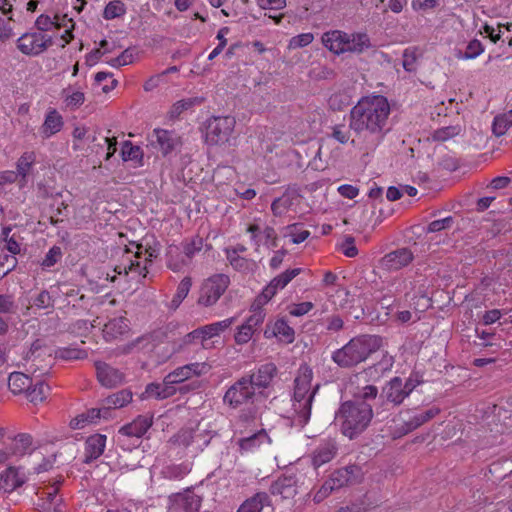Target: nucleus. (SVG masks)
Returning <instances> with one entry per match:
<instances>
[{"instance_id":"obj_50","label":"nucleus","mask_w":512,"mask_h":512,"mask_svg":"<svg viewBox=\"0 0 512 512\" xmlns=\"http://www.w3.org/2000/svg\"><path fill=\"white\" fill-rule=\"evenodd\" d=\"M134 56H135L134 50L128 48V49L124 50L119 56H117L115 58H111V59L107 60L106 62L112 67L119 68V67L126 66V65L133 63Z\"/></svg>"},{"instance_id":"obj_7","label":"nucleus","mask_w":512,"mask_h":512,"mask_svg":"<svg viewBox=\"0 0 512 512\" xmlns=\"http://www.w3.org/2000/svg\"><path fill=\"white\" fill-rule=\"evenodd\" d=\"M53 44L50 35L37 31H29L21 35L16 42L18 50L27 56H38Z\"/></svg>"},{"instance_id":"obj_39","label":"nucleus","mask_w":512,"mask_h":512,"mask_svg":"<svg viewBox=\"0 0 512 512\" xmlns=\"http://www.w3.org/2000/svg\"><path fill=\"white\" fill-rule=\"evenodd\" d=\"M269 436L264 430H260L257 433L245 437L239 440V446L242 451H252L261 444L268 442Z\"/></svg>"},{"instance_id":"obj_32","label":"nucleus","mask_w":512,"mask_h":512,"mask_svg":"<svg viewBox=\"0 0 512 512\" xmlns=\"http://www.w3.org/2000/svg\"><path fill=\"white\" fill-rule=\"evenodd\" d=\"M335 456V447L331 443H323L319 445L313 452L312 463L318 468L333 459Z\"/></svg>"},{"instance_id":"obj_45","label":"nucleus","mask_w":512,"mask_h":512,"mask_svg":"<svg viewBox=\"0 0 512 512\" xmlns=\"http://www.w3.org/2000/svg\"><path fill=\"white\" fill-rule=\"evenodd\" d=\"M300 272V268L286 270L280 275L274 277L269 283L278 292L279 290L284 289L292 279L300 274Z\"/></svg>"},{"instance_id":"obj_63","label":"nucleus","mask_w":512,"mask_h":512,"mask_svg":"<svg viewBox=\"0 0 512 512\" xmlns=\"http://www.w3.org/2000/svg\"><path fill=\"white\" fill-rule=\"evenodd\" d=\"M313 306L312 302H302L290 305L288 311L291 316L300 317L311 311Z\"/></svg>"},{"instance_id":"obj_11","label":"nucleus","mask_w":512,"mask_h":512,"mask_svg":"<svg viewBox=\"0 0 512 512\" xmlns=\"http://www.w3.org/2000/svg\"><path fill=\"white\" fill-rule=\"evenodd\" d=\"M257 392L248 382L246 377H242L233 386H231L224 395V402L233 407H237L249 401H253Z\"/></svg>"},{"instance_id":"obj_34","label":"nucleus","mask_w":512,"mask_h":512,"mask_svg":"<svg viewBox=\"0 0 512 512\" xmlns=\"http://www.w3.org/2000/svg\"><path fill=\"white\" fill-rule=\"evenodd\" d=\"M268 500L269 497L266 493H257L243 502L238 512H261L263 507L268 504Z\"/></svg>"},{"instance_id":"obj_43","label":"nucleus","mask_w":512,"mask_h":512,"mask_svg":"<svg viewBox=\"0 0 512 512\" xmlns=\"http://www.w3.org/2000/svg\"><path fill=\"white\" fill-rule=\"evenodd\" d=\"M189 264V261L184 256H181V252L178 247H170L168 251V267L174 272L180 271L183 267Z\"/></svg>"},{"instance_id":"obj_16","label":"nucleus","mask_w":512,"mask_h":512,"mask_svg":"<svg viewBox=\"0 0 512 512\" xmlns=\"http://www.w3.org/2000/svg\"><path fill=\"white\" fill-rule=\"evenodd\" d=\"M95 368L97 379L104 387L113 388L124 381V374L107 363L96 362Z\"/></svg>"},{"instance_id":"obj_6","label":"nucleus","mask_w":512,"mask_h":512,"mask_svg":"<svg viewBox=\"0 0 512 512\" xmlns=\"http://www.w3.org/2000/svg\"><path fill=\"white\" fill-rule=\"evenodd\" d=\"M235 321L236 317H229L224 320L203 325L188 333L185 336L184 341L186 343L199 341L203 348H209L208 341L219 337L222 333L228 330Z\"/></svg>"},{"instance_id":"obj_35","label":"nucleus","mask_w":512,"mask_h":512,"mask_svg":"<svg viewBox=\"0 0 512 512\" xmlns=\"http://www.w3.org/2000/svg\"><path fill=\"white\" fill-rule=\"evenodd\" d=\"M32 379L20 372H13L8 379V386L14 394L26 392L32 384Z\"/></svg>"},{"instance_id":"obj_33","label":"nucleus","mask_w":512,"mask_h":512,"mask_svg":"<svg viewBox=\"0 0 512 512\" xmlns=\"http://www.w3.org/2000/svg\"><path fill=\"white\" fill-rule=\"evenodd\" d=\"M101 417L100 409H89L81 414H78L70 421L72 429H83L87 425L95 423Z\"/></svg>"},{"instance_id":"obj_40","label":"nucleus","mask_w":512,"mask_h":512,"mask_svg":"<svg viewBox=\"0 0 512 512\" xmlns=\"http://www.w3.org/2000/svg\"><path fill=\"white\" fill-rule=\"evenodd\" d=\"M191 286H192V279L191 277H184L178 287H177V290H176V293L175 295L173 296L172 300H171V303H170V307L172 309H177L180 304L182 303V301L187 297V295L189 294V291L191 289Z\"/></svg>"},{"instance_id":"obj_46","label":"nucleus","mask_w":512,"mask_h":512,"mask_svg":"<svg viewBox=\"0 0 512 512\" xmlns=\"http://www.w3.org/2000/svg\"><path fill=\"white\" fill-rule=\"evenodd\" d=\"M203 245V238L199 236H195L183 242L182 247L185 258L190 262V260L195 256V254L202 250Z\"/></svg>"},{"instance_id":"obj_3","label":"nucleus","mask_w":512,"mask_h":512,"mask_svg":"<svg viewBox=\"0 0 512 512\" xmlns=\"http://www.w3.org/2000/svg\"><path fill=\"white\" fill-rule=\"evenodd\" d=\"M236 120L232 116H214L206 121L205 142L210 146H223L229 144Z\"/></svg>"},{"instance_id":"obj_53","label":"nucleus","mask_w":512,"mask_h":512,"mask_svg":"<svg viewBox=\"0 0 512 512\" xmlns=\"http://www.w3.org/2000/svg\"><path fill=\"white\" fill-rule=\"evenodd\" d=\"M461 132L460 126H447L437 129L434 132V139L438 141H446L448 139H451L457 135H459Z\"/></svg>"},{"instance_id":"obj_8","label":"nucleus","mask_w":512,"mask_h":512,"mask_svg":"<svg viewBox=\"0 0 512 512\" xmlns=\"http://www.w3.org/2000/svg\"><path fill=\"white\" fill-rule=\"evenodd\" d=\"M147 140L149 145L163 156L169 155L182 146V139L178 133L162 128L153 129Z\"/></svg>"},{"instance_id":"obj_36","label":"nucleus","mask_w":512,"mask_h":512,"mask_svg":"<svg viewBox=\"0 0 512 512\" xmlns=\"http://www.w3.org/2000/svg\"><path fill=\"white\" fill-rule=\"evenodd\" d=\"M121 156L125 162L133 161L137 166H142L143 151L139 146L133 145L130 141L124 142Z\"/></svg>"},{"instance_id":"obj_19","label":"nucleus","mask_w":512,"mask_h":512,"mask_svg":"<svg viewBox=\"0 0 512 512\" xmlns=\"http://www.w3.org/2000/svg\"><path fill=\"white\" fill-rule=\"evenodd\" d=\"M276 374V366L272 363L262 365L255 373L246 377L254 390L267 388Z\"/></svg>"},{"instance_id":"obj_25","label":"nucleus","mask_w":512,"mask_h":512,"mask_svg":"<svg viewBox=\"0 0 512 512\" xmlns=\"http://www.w3.org/2000/svg\"><path fill=\"white\" fill-rule=\"evenodd\" d=\"M271 493L280 495L283 499H289L296 495V480L292 476H283L278 478L271 485Z\"/></svg>"},{"instance_id":"obj_58","label":"nucleus","mask_w":512,"mask_h":512,"mask_svg":"<svg viewBox=\"0 0 512 512\" xmlns=\"http://www.w3.org/2000/svg\"><path fill=\"white\" fill-rule=\"evenodd\" d=\"M61 256V248L58 246H53L49 249L45 258L42 260L41 266L44 268H50L60 260Z\"/></svg>"},{"instance_id":"obj_20","label":"nucleus","mask_w":512,"mask_h":512,"mask_svg":"<svg viewBox=\"0 0 512 512\" xmlns=\"http://www.w3.org/2000/svg\"><path fill=\"white\" fill-rule=\"evenodd\" d=\"M334 425L341 433L352 439V402H344L335 414Z\"/></svg>"},{"instance_id":"obj_1","label":"nucleus","mask_w":512,"mask_h":512,"mask_svg":"<svg viewBox=\"0 0 512 512\" xmlns=\"http://www.w3.org/2000/svg\"><path fill=\"white\" fill-rule=\"evenodd\" d=\"M389 114V103L381 95L363 97L354 105V131L367 149L378 145Z\"/></svg>"},{"instance_id":"obj_29","label":"nucleus","mask_w":512,"mask_h":512,"mask_svg":"<svg viewBox=\"0 0 512 512\" xmlns=\"http://www.w3.org/2000/svg\"><path fill=\"white\" fill-rule=\"evenodd\" d=\"M440 413V409L438 407H431L423 412H420L413 417H411L408 421L404 423L403 430L404 433L411 432L424 423L430 421L435 416H437Z\"/></svg>"},{"instance_id":"obj_49","label":"nucleus","mask_w":512,"mask_h":512,"mask_svg":"<svg viewBox=\"0 0 512 512\" xmlns=\"http://www.w3.org/2000/svg\"><path fill=\"white\" fill-rule=\"evenodd\" d=\"M285 236L290 237L294 244H300L310 236V232L301 229L297 224H293L286 227Z\"/></svg>"},{"instance_id":"obj_42","label":"nucleus","mask_w":512,"mask_h":512,"mask_svg":"<svg viewBox=\"0 0 512 512\" xmlns=\"http://www.w3.org/2000/svg\"><path fill=\"white\" fill-rule=\"evenodd\" d=\"M132 400V393L129 390H121L117 393H114L106 398L105 400V409L106 408H121L126 404L130 403Z\"/></svg>"},{"instance_id":"obj_55","label":"nucleus","mask_w":512,"mask_h":512,"mask_svg":"<svg viewBox=\"0 0 512 512\" xmlns=\"http://www.w3.org/2000/svg\"><path fill=\"white\" fill-rule=\"evenodd\" d=\"M314 40V35L310 32L302 33L297 36H294L289 41L290 49H297L308 46Z\"/></svg>"},{"instance_id":"obj_30","label":"nucleus","mask_w":512,"mask_h":512,"mask_svg":"<svg viewBox=\"0 0 512 512\" xmlns=\"http://www.w3.org/2000/svg\"><path fill=\"white\" fill-rule=\"evenodd\" d=\"M36 163V154L33 151L24 152L16 163V173L21 178L22 185L27 182V177L31 173Z\"/></svg>"},{"instance_id":"obj_37","label":"nucleus","mask_w":512,"mask_h":512,"mask_svg":"<svg viewBox=\"0 0 512 512\" xmlns=\"http://www.w3.org/2000/svg\"><path fill=\"white\" fill-rule=\"evenodd\" d=\"M201 101L198 98H186L175 102L167 112V117L170 120L178 119L182 113L191 109L194 105L199 104Z\"/></svg>"},{"instance_id":"obj_18","label":"nucleus","mask_w":512,"mask_h":512,"mask_svg":"<svg viewBox=\"0 0 512 512\" xmlns=\"http://www.w3.org/2000/svg\"><path fill=\"white\" fill-rule=\"evenodd\" d=\"M64 121L62 115L54 108H49L39 129L43 139H49L62 130Z\"/></svg>"},{"instance_id":"obj_27","label":"nucleus","mask_w":512,"mask_h":512,"mask_svg":"<svg viewBox=\"0 0 512 512\" xmlns=\"http://www.w3.org/2000/svg\"><path fill=\"white\" fill-rule=\"evenodd\" d=\"M152 425V421L147 416H138L131 423L123 426L120 433L131 437H142Z\"/></svg>"},{"instance_id":"obj_23","label":"nucleus","mask_w":512,"mask_h":512,"mask_svg":"<svg viewBox=\"0 0 512 512\" xmlns=\"http://www.w3.org/2000/svg\"><path fill=\"white\" fill-rule=\"evenodd\" d=\"M69 22H71V18H68L66 15H54L51 17L46 14H41L37 17L35 26L37 32L46 33L48 31L60 30L61 25H67Z\"/></svg>"},{"instance_id":"obj_64","label":"nucleus","mask_w":512,"mask_h":512,"mask_svg":"<svg viewBox=\"0 0 512 512\" xmlns=\"http://www.w3.org/2000/svg\"><path fill=\"white\" fill-rule=\"evenodd\" d=\"M85 100L84 93L81 91H72L67 93L65 97L66 106L69 108H76L83 104Z\"/></svg>"},{"instance_id":"obj_24","label":"nucleus","mask_w":512,"mask_h":512,"mask_svg":"<svg viewBox=\"0 0 512 512\" xmlns=\"http://www.w3.org/2000/svg\"><path fill=\"white\" fill-rule=\"evenodd\" d=\"M383 394L385 395L387 401L395 405L401 404L404 399L408 397L400 377L392 378L383 388Z\"/></svg>"},{"instance_id":"obj_17","label":"nucleus","mask_w":512,"mask_h":512,"mask_svg":"<svg viewBox=\"0 0 512 512\" xmlns=\"http://www.w3.org/2000/svg\"><path fill=\"white\" fill-rule=\"evenodd\" d=\"M247 232L251 234L256 248L265 245L268 248H276L278 246V237L274 228L265 226L263 229L259 225L252 224L247 228Z\"/></svg>"},{"instance_id":"obj_22","label":"nucleus","mask_w":512,"mask_h":512,"mask_svg":"<svg viewBox=\"0 0 512 512\" xmlns=\"http://www.w3.org/2000/svg\"><path fill=\"white\" fill-rule=\"evenodd\" d=\"M294 335V329L290 327L284 319L276 320L271 326H268L264 332L266 338L274 336L285 343H292L294 341Z\"/></svg>"},{"instance_id":"obj_14","label":"nucleus","mask_w":512,"mask_h":512,"mask_svg":"<svg viewBox=\"0 0 512 512\" xmlns=\"http://www.w3.org/2000/svg\"><path fill=\"white\" fill-rule=\"evenodd\" d=\"M381 346V339L374 335H363L354 338V364L364 361Z\"/></svg>"},{"instance_id":"obj_56","label":"nucleus","mask_w":512,"mask_h":512,"mask_svg":"<svg viewBox=\"0 0 512 512\" xmlns=\"http://www.w3.org/2000/svg\"><path fill=\"white\" fill-rule=\"evenodd\" d=\"M290 206L291 200L289 196L284 195L272 202L271 210L275 216H281L289 209Z\"/></svg>"},{"instance_id":"obj_48","label":"nucleus","mask_w":512,"mask_h":512,"mask_svg":"<svg viewBox=\"0 0 512 512\" xmlns=\"http://www.w3.org/2000/svg\"><path fill=\"white\" fill-rule=\"evenodd\" d=\"M126 7L125 4L120 0H114L109 2L104 9L103 17L106 20H112L118 17H121L125 14Z\"/></svg>"},{"instance_id":"obj_2","label":"nucleus","mask_w":512,"mask_h":512,"mask_svg":"<svg viewBox=\"0 0 512 512\" xmlns=\"http://www.w3.org/2000/svg\"><path fill=\"white\" fill-rule=\"evenodd\" d=\"M313 371L308 365H301L294 380L293 409L296 421L304 426L311 415L313 399L319 389V384L312 388Z\"/></svg>"},{"instance_id":"obj_52","label":"nucleus","mask_w":512,"mask_h":512,"mask_svg":"<svg viewBox=\"0 0 512 512\" xmlns=\"http://www.w3.org/2000/svg\"><path fill=\"white\" fill-rule=\"evenodd\" d=\"M56 356L64 360H77L85 358L87 353L78 348L66 347L58 349Z\"/></svg>"},{"instance_id":"obj_10","label":"nucleus","mask_w":512,"mask_h":512,"mask_svg":"<svg viewBox=\"0 0 512 512\" xmlns=\"http://www.w3.org/2000/svg\"><path fill=\"white\" fill-rule=\"evenodd\" d=\"M266 317L264 309H258L251 311L245 321L239 325L234 333V341L237 345L247 344L257 331V329L263 324Z\"/></svg>"},{"instance_id":"obj_9","label":"nucleus","mask_w":512,"mask_h":512,"mask_svg":"<svg viewBox=\"0 0 512 512\" xmlns=\"http://www.w3.org/2000/svg\"><path fill=\"white\" fill-rule=\"evenodd\" d=\"M137 251L132 252L130 249L126 248L122 251V259L119 264H117L114 268V272L121 275H129L132 277L141 276L146 277L147 271V259L144 260V263L140 261L141 256L139 250L141 246L136 245Z\"/></svg>"},{"instance_id":"obj_31","label":"nucleus","mask_w":512,"mask_h":512,"mask_svg":"<svg viewBox=\"0 0 512 512\" xmlns=\"http://www.w3.org/2000/svg\"><path fill=\"white\" fill-rule=\"evenodd\" d=\"M128 331V322L124 317H116L104 324L103 334L107 340H112Z\"/></svg>"},{"instance_id":"obj_59","label":"nucleus","mask_w":512,"mask_h":512,"mask_svg":"<svg viewBox=\"0 0 512 512\" xmlns=\"http://www.w3.org/2000/svg\"><path fill=\"white\" fill-rule=\"evenodd\" d=\"M184 366L191 378L207 374L211 370V366L206 362H194Z\"/></svg>"},{"instance_id":"obj_4","label":"nucleus","mask_w":512,"mask_h":512,"mask_svg":"<svg viewBox=\"0 0 512 512\" xmlns=\"http://www.w3.org/2000/svg\"><path fill=\"white\" fill-rule=\"evenodd\" d=\"M377 394L374 385L363 386L359 395L354 394V434L364 431L371 422L373 409L367 401L375 399Z\"/></svg>"},{"instance_id":"obj_60","label":"nucleus","mask_w":512,"mask_h":512,"mask_svg":"<svg viewBox=\"0 0 512 512\" xmlns=\"http://www.w3.org/2000/svg\"><path fill=\"white\" fill-rule=\"evenodd\" d=\"M348 104L349 96L344 93H335L328 100V105L332 110H342Z\"/></svg>"},{"instance_id":"obj_5","label":"nucleus","mask_w":512,"mask_h":512,"mask_svg":"<svg viewBox=\"0 0 512 512\" xmlns=\"http://www.w3.org/2000/svg\"><path fill=\"white\" fill-rule=\"evenodd\" d=\"M230 279L225 274H214L206 278L198 291L197 303L203 307L215 305L229 287Z\"/></svg>"},{"instance_id":"obj_47","label":"nucleus","mask_w":512,"mask_h":512,"mask_svg":"<svg viewBox=\"0 0 512 512\" xmlns=\"http://www.w3.org/2000/svg\"><path fill=\"white\" fill-rule=\"evenodd\" d=\"M277 291L272 287L270 283H268L262 290V292L255 298L253 304L251 305L250 311L263 309L262 307L266 305L275 295Z\"/></svg>"},{"instance_id":"obj_28","label":"nucleus","mask_w":512,"mask_h":512,"mask_svg":"<svg viewBox=\"0 0 512 512\" xmlns=\"http://www.w3.org/2000/svg\"><path fill=\"white\" fill-rule=\"evenodd\" d=\"M175 387L168 383H151L147 385L145 391L142 393V399L156 398L165 399L172 396L175 393Z\"/></svg>"},{"instance_id":"obj_26","label":"nucleus","mask_w":512,"mask_h":512,"mask_svg":"<svg viewBox=\"0 0 512 512\" xmlns=\"http://www.w3.org/2000/svg\"><path fill=\"white\" fill-rule=\"evenodd\" d=\"M200 508V498L194 494L177 495L169 512H197Z\"/></svg>"},{"instance_id":"obj_12","label":"nucleus","mask_w":512,"mask_h":512,"mask_svg":"<svg viewBox=\"0 0 512 512\" xmlns=\"http://www.w3.org/2000/svg\"><path fill=\"white\" fill-rule=\"evenodd\" d=\"M414 259L413 252L406 247L385 254L379 261V268L388 272L398 271L408 266Z\"/></svg>"},{"instance_id":"obj_62","label":"nucleus","mask_w":512,"mask_h":512,"mask_svg":"<svg viewBox=\"0 0 512 512\" xmlns=\"http://www.w3.org/2000/svg\"><path fill=\"white\" fill-rule=\"evenodd\" d=\"M108 45V41L106 40H102L99 44V47L94 49L93 51H91L87 56H86V63L89 65V66H93L95 65L100 59L102 56L106 55L107 54V50H102V48H104L105 46Z\"/></svg>"},{"instance_id":"obj_44","label":"nucleus","mask_w":512,"mask_h":512,"mask_svg":"<svg viewBox=\"0 0 512 512\" xmlns=\"http://www.w3.org/2000/svg\"><path fill=\"white\" fill-rule=\"evenodd\" d=\"M332 359L340 367H350L352 364V340L335 351Z\"/></svg>"},{"instance_id":"obj_13","label":"nucleus","mask_w":512,"mask_h":512,"mask_svg":"<svg viewBox=\"0 0 512 512\" xmlns=\"http://www.w3.org/2000/svg\"><path fill=\"white\" fill-rule=\"evenodd\" d=\"M321 42L326 49L336 55L351 50L350 35L341 30H330L323 33Z\"/></svg>"},{"instance_id":"obj_54","label":"nucleus","mask_w":512,"mask_h":512,"mask_svg":"<svg viewBox=\"0 0 512 512\" xmlns=\"http://www.w3.org/2000/svg\"><path fill=\"white\" fill-rule=\"evenodd\" d=\"M350 471L349 468L346 467L344 469H340L335 471L331 477L326 480L327 482H333L335 485V490L340 489L343 487L346 483H348L350 478Z\"/></svg>"},{"instance_id":"obj_38","label":"nucleus","mask_w":512,"mask_h":512,"mask_svg":"<svg viewBox=\"0 0 512 512\" xmlns=\"http://www.w3.org/2000/svg\"><path fill=\"white\" fill-rule=\"evenodd\" d=\"M49 386L40 380H36L35 383L29 386L26 391L27 398L32 403H39L46 399L49 393Z\"/></svg>"},{"instance_id":"obj_51","label":"nucleus","mask_w":512,"mask_h":512,"mask_svg":"<svg viewBox=\"0 0 512 512\" xmlns=\"http://www.w3.org/2000/svg\"><path fill=\"white\" fill-rule=\"evenodd\" d=\"M189 379H191V377L189 375L188 370L185 368V366H181L176 368L174 371H172L165 377V383L174 386L175 384L182 383Z\"/></svg>"},{"instance_id":"obj_21","label":"nucleus","mask_w":512,"mask_h":512,"mask_svg":"<svg viewBox=\"0 0 512 512\" xmlns=\"http://www.w3.org/2000/svg\"><path fill=\"white\" fill-rule=\"evenodd\" d=\"M106 440V436L102 434H94L87 438L84 453L85 463H90L103 454L106 447Z\"/></svg>"},{"instance_id":"obj_57","label":"nucleus","mask_w":512,"mask_h":512,"mask_svg":"<svg viewBox=\"0 0 512 512\" xmlns=\"http://www.w3.org/2000/svg\"><path fill=\"white\" fill-rule=\"evenodd\" d=\"M17 310L14 297L12 295L0 294V314H13Z\"/></svg>"},{"instance_id":"obj_15","label":"nucleus","mask_w":512,"mask_h":512,"mask_svg":"<svg viewBox=\"0 0 512 512\" xmlns=\"http://www.w3.org/2000/svg\"><path fill=\"white\" fill-rule=\"evenodd\" d=\"M60 482L40 487L37 491L39 498L38 506L44 512H57L61 504V498L57 495Z\"/></svg>"},{"instance_id":"obj_41","label":"nucleus","mask_w":512,"mask_h":512,"mask_svg":"<svg viewBox=\"0 0 512 512\" xmlns=\"http://www.w3.org/2000/svg\"><path fill=\"white\" fill-rule=\"evenodd\" d=\"M512 126V108L501 115L494 118L492 130L496 136L504 135L507 130Z\"/></svg>"},{"instance_id":"obj_61","label":"nucleus","mask_w":512,"mask_h":512,"mask_svg":"<svg viewBox=\"0 0 512 512\" xmlns=\"http://www.w3.org/2000/svg\"><path fill=\"white\" fill-rule=\"evenodd\" d=\"M483 51H484V47H483L482 43L477 39H473L468 43L465 53L462 56V58L463 59H474L477 56H479Z\"/></svg>"}]
</instances>
